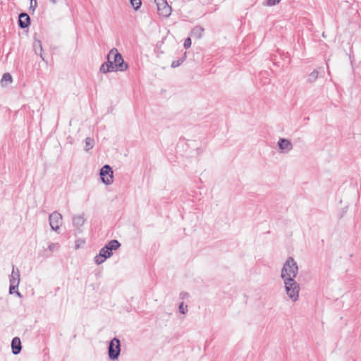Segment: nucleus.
Listing matches in <instances>:
<instances>
[{
  "instance_id": "nucleus-25",
  "label": "nucleus",
  "mask_w": 361,
  "mask_h": 361,
  "mask_svg": "<svg viewBox=\"0 0 361 361\" xmlns=\"http://www.w3.org/2000/svg\"><path fill=\"white\" fill-rule=\"evenodd\" d=\"M191 39L190 37H188L185 39L184 41V44H183V46L185 47V49H188L191 47Z\"/></svg>"
},
{
  "instance_id": "nucleus-13",
  "label": "nucleus",
  "mask_w": 361,
  "mask_h": 361,
  "mask_svg": "<svg viewBox=\"0 0 361 361\" xmlns=\"http://www.w3.org/2000/svg\"><path fill=\"white\" fill-rule=\"evenodd\" d=\"M204 28L200 25L195 26L191 30V36L196 39H200L202 37Z\"/></svg>"
},
{
  "instance_id": "nucleus-19",
  "label": "nucleus",
  "mask_w": 361,
  "mask_h": 361,
  "mask_svg": "<svg viewBox=\"0 0 361 361\" xmlns=\"http://www.w3.org/2000/svg\"><path fill=\"white\" fill-rule=\"evenodd\" d=\"M186 59V52L183 54V56L178 60L173 61L171 63L172 68H176L180 66Z\"/></svg>"
},
{
  "instance_id": "nucleus-14",
  "label": "nucleus",
  "mask_w": 361,
  "mask_h": 361,
  "mask_svg": "<svg viewBox=\"0 0 361 361\" xmlns=\"http://www.w3.org/2000/svg\"><path fill=\"white\" fill-rule=\"evenodd\" d=\"M20 282V273L18 269H17L16 272L14 271V265H13V271L10 276V283L19 285Z\"/></svg>"
},
{
  "instance_id": "nucleus-7",
  "label": "nucleus",
  "mask_w": 361,
  "mask_h": 361,
  "mask_svg": "<svg viewBox=\"0 0 361 361\" xmlns=\"http://www.w3.org/2000/svg\"><path fill=\"white\" fill-rule=\"evenodd\" d=\"M157 6V11L159 16L168 17L171 12V8L169 6L166 0H154Z\"/></svg>"
},
{
  "instance_id": "nucleus-21",
  "label": "nucleus",
  "mask_w": 361,
  "mask_h": 361,
  "mask_svg": "<svg viewBox=\"0 0 361 361\" xmlns=\"http://www.w3.org/2000/svg\"><path fill=\"white\" fill-rule=\"evenodd\" d=\"M132 7L135 10H138L142 5L141 0H130V1Z\"/></svg>"
},
{
  "instance_id": "nucleus-28",
  "label": "nucleus",
  "mask_w": 361,
  "mask_h": 361,
  "mask_svg": "<svg viewBox=\"0 0 361 361\" xmlns=\"http://www.w3.org/2000/svg\"><path fill=\"white\" fill-rule=\"evenodd\" d=\"M189 295L188 293H185V292H183L180 294V297L182 298V299H184L185 297H188Z\"/></svg>"
},
{
  "instance_id": "nucleus-10",
  "label": "nucleus",
  "mask_w": 361,
  "mask_h": 361,
  "mask_svg": "<svg viewBox=\"0 0 361 361\" xmlns=\"http://www.w3.org/2000/svg\"><path fill=\"white\" fill-rule=\"evenodd\" d=\"M99 71L102 73H106L112 71H116L112 60L107 56V61L102 64Z\"/></svg>"
},
{
  "instance_id": "nucleus-23",
  "label": "nucleus",
  "mask_w": 361,
  "mask_h": 361,
  "mask_svg": "<svg viewBox=\"0 0 361 361\" xmlns=\"http://www.w3.org/2000/svg\"><path fill=\"white\" fill-rule=\"evenodd\" d=\"M37 6V3L36 0H30V11H32L33 13L35 11V8Z\"/></svg>"
},
{
  "instance_id": "nucleus-27",
  "label": "nucleus",
  "mask_w": 361,
  "mask_h": 361,
  "mask_svg": "<svg viewBox=\"0 0 361 361\" xmlns=\"http://www.w3.org/2000/svg\"><path fill=\"white\" fill-rule=\"evenodd\" d=\"M18 287V285H16V284H11L10 283V286H9V293L10 294H13L16 291H15V289H16Z\"/></svg>"
},
{
  "instance_id": "nucleus-9",
  "label": "nucleus",
  "mask_w": 361,
  "mask_h": 361,
  "mask_svg": "<svg viewBox=\"0 0 361 361\" xmlns=\"http://www.w3.org/2000/svg\"><path fill=\"white\" fill-rule=\"evenodd\" d=\"M277 145L282 152H288L293 148V145L291 142L286 138H279Z\"/></svg>"
},
{
  "instance_id": "nucleus-3",
  "label": "nucleus",
  "mask_w": 361,
  "mask_h": 361,
  "mask_svg": "<svg viewBox=\"0 0 361 361\" xmlns=\"http://www.w3.org/2000/svg\"><path fill=\"white\" fill-rule=\"evenodd\" d=\"M298 267L296 262L291 257H288L284 263L281 269V279L292 278L295 279L298 274Z\"/></svg>"
},
{
  "instance_id": "nucleus-15",
  "label": "nucleus",
  "mask_w": 361,
  "mask_h": 361,
  "mask_svg": "<svg viewBox=\"0 0 361 361\" xmlns=\"http://www.w3.org/2000/svg\"><path fill=\"white\" fill-rule=\"evenodd\" d=\"M33 48H34V51L35 52L36 54H39L41 57V59L44 61V59L42 56V42L40 40H35L34 43H33Z\"/></svg>"
},
{
  "instance_id": "nucleus-12",
  "label": "nucleus",
  "mask_w": 361,
  "mask_h": 361,
  "mask_svg": "<svg viewBox=\"0 0 361 361\" xmlns=\"http://www.w3.org/2000/svg\"><path fill=\"white\" fill-rule=\"evenodd\" d=\"M11 349L13 355H18L22 349L21 341L18 337H14L11 341Z\"/></svg>"
},
{
  "instance_id": "nucleus-8",
  "label": "nucleus",
  "mask_w": 361,
  "mask_h": 361,
  "mask_svg": "<svg viewBox=\"0 0 361 361\" xmlns=\"http://www.w3.org/2000/svg\"><path fill=\"white\" fill-rule=\"evenodd\" d=\"M49 221L51 229L57 231L62 224V216L58 212H54L49 215Z\"/></svg>"
},
{
  "instance_id": "nucleus-5",
  "label": "nucleus",
  "mask_w": 361,
  "mask_h": 361,
  "mask_svg": "<svg viewBox=\"0 0 361 361\" xmlns=\"http://www.w3.org/2000/svg\"><path fill=\"white\" fill-rule=\"evenodd\" d=\"M121 353V343L117 338H114L108 347V353L110 360H115L118 359Z\"/></svg>"
},
{
  "instance_id": "nucleus-4",
  "label": "nucleus",
  "mask_w": 361,
  "mask_h": 361,
  "mask_svg": "<svg viewBox=\"0 0 361 361\" xmlns=\"http://www.w3.org/2000/svg\"><path fill=\"white\" fill-rule=\"evenodd\" d=\"M108 56L112 60L116 70L123 71L128 69V65L124 61L122 55L118 51L116 48H112L109 51Z\"/></svg>"
},
{
  "instance_id": "nucleus-11",
  "label": "nucleus",
  "mask_w": 361,
  "mask_h": 361,
  "mask_svg": "<svg viewBox=\"0 0 361 361\" xmlns=\"http://www.w3.org/2000/svg\"><path fill=\"white\" fill-rule=\"evenodd\" d=\"M30 25V18L26 13H21L18 16V26L21 29L27 28Z\"/></svg>"
},
{
  "instance_id": "nucleus-18",
  "label": "nucleus",
  "mask_w": 361,
  "mask_h": 361,
  "mask_svg": "<svg viewBox=\"0 0 361 361\" xmlns=\"http://www.w3.org/2000/svg\"><path fill=\"white\" fill-rule=\"evenodd\" d=\"M12 82V76L10 73H6L3 75L1 83L2 86H6L8 83Z\"/></svg>"
},
{
  "instance_id": "nucleus-1",
  "label": "nucleus",
  "mask_w": 361,
  "mask_h": 361,
  "mask_svg": "<svg viewBox=\"0 0 361 361\" xmlns=\"http://www.w3.org/2000/svg\"><path fill=\"white\" fill-rule=\"evenodd\" d=\"M121 243L117 240H111L106 244L100 250L98 255L94 257V262L99 265L106 259L113 255V250L119 248Z\"/></svg>"
},
{
  "instance_id": "nucleus-6",
  "label": "nucleus",
  "mask_w": 361,
  "mask_h": 361,
  "mask_svg": "<svg viewBox=\"0 0 361 361\" xmlns=\"http://www.w3.org/2000/svg\"><path fill=\"white\" fill-rule=\"evenodd\" d=\"M99 175L102 181L106 185H110L114 181L113 171L109 165H104L100 169Z\"/></svg>"
},
{
  "instance_id": "nucleus-22",
  "label": "nucleus",
  "mask_w": 361,
  "mask_h": 361,
  "mask_svg": "<svg viewBox=\"0 0 361 361\" xmlns=\"http://www.w3.org/2000/svg\"><path fill=\"white\" fill-rule=\"evenodd\" d=\"M59 248V244L57 243H52L48 247V249L50 252H54V251L57 250Z\"/></svg>"
},
{
  "instance_id": "nucleus-29",
  "label": "nucleus",
  "mask_w": 361,
  "mask_h": 361,
  "mask_svg": "<svg viewBox=\"0 0 361 361\" xmlns=\"http://www.w3.org/2000/svg\"><path fill=\"white\" fill-rule=\"evenodd\" d=\"M15 293L19 298H22V295L19 291L16 290Z\"/></svg>"
},
{
  "instance_id": "nucleus-26",
  "label": "nucleus",
  "mask_w": 361,
  "mask_h": 361,
  "mask_svg": "<svg viewBox=\"0 0 361 361\" xmlns=\"http://www.w3.org/2000/svg\"><path fill=\"white\" fill-rule=\"evenodd\" d=\"M281 0H267V5L271 6L278 4Z\"/></svg>"
},
{
  "instance_id": "nucleus-16",
  "label": "nucleus",
  "mask_w": 361,
  "mask_h": 361,
  "mask_svg": "<svg viewBox=\"0 0 361 361\" xmlns=\"http://www.w3.org/2000/svg\"><path fill=\"white\" fill-rule=\"evenodd\" d=\"M85 220L82 215H76L73 217V224L75 226L80 227L82 226Z\"/></svg>"
},
{
  "instance_id": "nucleus-30",
  "label": "nucleus",
  "mask_w": 361,
  "mask_h": 361,
  "mask_svg": "<svg viewBox=\"0 0 361 361\" xmlns=\"http://www.w3.org/2000/svg\"><path fill=\"white\" fill-rule=\"evenodd\" d=\"M58 0H50V2H51L52 4H56Z\"/></svg>"
},
{
  "instance_id": "nucleus-2",
  "label": "nucleus",
  "mask_w": 361,
  "mask_h": 361,
  "mask_svg": "<svg viewBox=\"0 0 361 361\" xmlns=\"http://www.w3.org/2000/svg\"><path fill=\"white\" fill-rule=\"evenodd\" d=\"M285 284V290L287 295L293 302H295L299 298L300 286L295 280L292 278L282 279Z\"/></svg>"
},
{
  "instance_id": "nucleus-24",
  "label": "nucleus",
  "mask_w": 361,
  "mask_h": 361,
  "mask_svg": "<svg viewBox=\"0 0 361 361\" xmlns=\"http://www.w3.org/2000/svg\"><path fill=\"white\" fill-rule=\"evenodd\" d=\"M178 309L180 312L184 314L188 311V306L186 305L185 307H184L183 302H181L179 305Z\"/></svg>"
},
{
  "instance_id": "nucleus-17",
  "label": "nucleus",
  "mask_w": 361,
  "mask_h": 361,
  "mask_svg": "<svg viewBox=\"0 0 361 361\" xmlns=\"http://www.w3.org/2000/svg\"><path fill=\"white\" fill-rule=\"evenodd\" d=\"M319 77V72L317 70H314L311 73H310L307 76V82L313 83Z\"/></svg>"
},
{
  "instance_id": "nucleus-20",
  "label": "nucleus",
  "mask_w": 361,
  "mask_h": 361,
  "mask_svg": "<svg viewBox=\"0 0 361 361\" xmlns=\"http://www.w3.org/2000/svg\"><path fill=\"white\" fill-rule=\"evenodd\" d=\"M94 147V140L90 137L85 139V150L88 151Z\"/></svg>"
}]
</instances>
